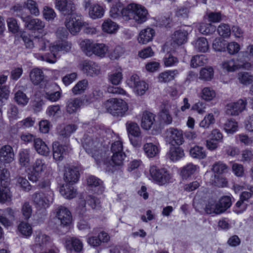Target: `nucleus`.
Returning <instances> with one entry per match:
<instances>
[{
	"label": "nucleus",
	"instance_id": "473e14b6",
	"mask_svg": "<svg viewBox=\"0 0 253 253\" xmlns=\"http://www.w3.org/2000/svg\"><path fill=\"white\" fill-rule=\"evenodd\" d=\"M87 184L92 188H95L94 192L97 194H100L104 191V187L102 186V181L94 176H89L87 178Z\"/></svg>",
	"mask_w": 253,
	"mask_h": 253
},
{
	"label": "nucleus",
	"instance_id": "bb28decb",
	"mask_svg": "<svg viewBox=\"0 0 253 253\" xmlns=\"http://www.w3.org/2000/svg\"><path fill=\"white\" fill-rule=\"evenodd\" d=\"M145 155L148 158L156 157L160 152V146L158 143L146 142L143 146Z\"/></svg>",
	"mask_w": 253,
	"mask_h": 253
},
{
	"label": "nucleus",
	"instance_id": "774afa93",
	"mask_svg": "<svg viewBox=\"0 0 253 253\" xmlns=\"http://www.w3.org/2000/svg\"><path fill=\"white\" fill-rule=\"evenodd\" d=\"M60 107L58 105L49 106L46 111L47 115L50 118L57 117L60 114Z\"/></svg>",
	"mask_w": 253,
	"mask_h": 253
},
{
	"label": "nucleus",
	"instance_id": "aec40b11",
	"mask_svg": "<svg viewBox=\"0 0 253 253\" xmlns=\"http://www.w3.org/2000/svg\"><path fill=\"white\" fill-rule=\"evenodd\" d=\"M172 108L176 109V105L171 104L165 105L164 108L158 114V117L161 123L166 125H170L172 123V118L169 113V110Z\"/></svg>",
	"mask_w": 253,
	"mask_h": 253
},
{
	"label": "nucleus",
	"instance_id": "4d7b16f0",
	"mask_svg": "<svg viewBox=\"0 0 253 253\" xmlns=\"http://www.w3.org/2000/svg\"><path fill=\"white\" fill-rule=\"evenodd\" d=\"M237 122L232 119H228L223 125L224 130L228 133H233L238 130Z\"/></svg>",
	"mask_w": 253,
	"mask_h": 253
},
{
	"label": "nucleus",
	"instance_id": "79ce46f5",
	"mask_svg": "<svg viewBox=\"0 0 253 253\" xmlns=\"http://www.w3.org/2000/svg\"><path fill=\"white\" fill-rule=\"evenodd\" d=\"M60 193L66 199H72L76 195V190L69 184L63 185L60 189Z\"/></svg>",
	"mask_w": 253,
	"mask_h": 253
},
{
	"label": "nucleus",
	"instance_id": "4be33fe9",
	"mask_svg": "<svg viewBox=\"0 0 253 253\" xmlns=\"http://www.w3.org/2000/svg\"><path fill=\"white\" fill-rule=\"evenodd\" d=\"M69 147L62 145L59 142L55 141L52 144L53 157L57 161H62L68 151Z\"/></svg>",
	"mask_w": 253,
	"mask_h": 253
},
{
	"label": "nucleus",
	"instance_id": "3c124183",
	"mask_svg": "<svg viewBox=\"0 0 253 253\" xmlns=\"http://www.w3.org/2000/svg\"><path fill=\"white\" fill-rule=\"evenodd\" d=\"M190 155L192 158L198 159H203L207 156L206 152L204 148L197 145L190 149Z\"/></svg>",
	"mask_w": 253,
	"mask_h": 253
},
{
	"label": "nucleus",
	"instance_id": "412c9836",
	"mask_svg": "<svg viewBox=\"0 0 253 253\" xmlns=\"http://www.w3.org/2000/svg\"><path fill=\"white\" fill-rule=\"evenodd\" d=\"M155 124V115L152 113L145 111L141 116V126L145 130H149L154 126Z\"/></svg>",
	"mask_w": 253,
	"mask_h": 253
},
{
	"label": "nucleus",
	"instance_id": "052dcab7",
	"mask_svg": "<svg viewBox=\"0 0 253 253\" xmlns=\"http://www.w3.org/2000/svg\"><path fill=\"white\" fill-rule=\"evenodd\" d=\"M228 166L221 161L215 162L212 166L211 170L214 174H222L228 169Z\"/></svg>",
	"mask_w": 253,
	"mask_h": 253
},
{
	"label": "nucleus",
	"instance_id": "a878e982",
	"mask_svg": "<svg viewBox=\"0 0 253 253\" xmlns=\"http://www.w3.org/2000/svg\"><path fill=\"white\" fill-rule=\"evenodd\" d=\"M219 115V111L217 109H214L213 112L207 114L200 122L199 126L200 127L207 129L210 127L211 125H213L215 123V118Z\"/></svg>",
	"mask_w": 253,
	"mask_h": 253
},
{
	"label": "nucleus",
	"instance_id": "4c0bfd02",
	"mask_svg": "<svg viewBox=\"0 0 253 253\" xmlns=\"http://www.w3.org/2000/svg\"><path fill=\"white\" fill-rule=\"evenodd\" d=\"M80 46L84 52L87 56L93 54V50L96 45V42L92 41L85 39L80 42Z\"/></svg>",
	"mask_w": 253,
	"mask_h": 253
},
{
	"label": "nucleus",
	"instance_id": "e2e57ef3",
	"mask_svg": "<svg viewBox=\"0 0 253 253\" xmlns=\"http://www.w3.org/2000/svg\"><path fill=\"white\" fill-rule=\"evenodd\" d=\"M207 62V58L204 55H196L192 57L191 60V66L196 68L203 66Z\"/></svg>",
	"mask_w": 253,
	"mask_h": 253
},
{
	"label": "nucleus",
	"instance_id": "e433bc0d",
	"mask_svg": "<svg viewBox=\"0 0 253 253\" xmlns=\"http://www.w3.org/2000/svg\"><path fill=\"white\" fill-rule=\"evenodd\" d=\"M199 169L198 166L192 163H188L181 168V175L183 178L187 179L197 172Z\"/></svg>",
	"mask_w": 253,
	"mask_h": 253
},
{
	"label": "nucleus",
	"instance_id": "2f4dec72",
	"mask_svg": "<svg viewBox=\"0 0 253 253\" xmlns=\"http://www.w3.org/2000/svg\"><path fill=\"white\" fill-rule=\"evenodd\" d=\"M126 7L120 1H113V4L110 10V16L114 19L122 17L124 19V11Z\"/></svg>",
	"mask_w": 253,
	"mask_h": 253
},
{
	"label": "nucleus",
	"instance_id": "8fccbe9b",
	"mask_svg": "<svg viewBox=\"0 0 253 253\" xmlns=\"http://www.w3.org/2000/svg\"><path fill=\"white\" fill-rule=\"evenodd\" d=\"M169 159L172 162H176L184 156L183 150L180 147H171L168 154Z\"/></svg>",
	"mask_w": 253,
	"mask_h": 253
},
{
	"label": "nucleus",
	"instance_id": "2eb2a0df",
	"mask_svg": "<svg viewBox=\"0 0 253 253\" xmlns=\"http://www.w3.org/2000/svg\"><path fill=\"white\" fill-rule=\"evenodd\" d=\"M80 69L87 76L95 77L100 74V67L95 62L84 60L80 64Z\"/></svg>",
	"mask_w": 253,
	"mask_h": 253
},
{
	"label": "nucleus",
	"instance_id": "c03bdc74",
	"mask_svg": "<svg viewBox=\"0 0 253 253\" xmlns=\"http://www.w3.org/2000/svg\"><path fill=\"white\" fill-rule=\"evenodd\" d=\"M216 95V92L212 88L205 87L202 89L200 96L203 100L209 102L213 100Z\"/></svg>",
	"mask_w": 253,
	"mask_h": 253
},
{
	"label": "nucleus",
	"instance_id": "69168bd1",
	"mask_svg": "<svg viewBox=\"0 0 253 253\" xmlns=\"http://www.w3.org/2000/svg\"><path fill=\"white\" fill-rule=\"evenodd\" d=\"M14 100L18 105L21 106L26 105L29 102V98L26 94L21 91L15 93Z\"/></svg>",
	"mask_w": 253,
	"mask_h": 253
},
{
	"label": "nucleus",
	"instance_id": "b1692460",
	"mask_svg": "<svg viewBox=\"0 0 253 253\" xmlns=\"http://www.w3.org/2000/svg\"><path fill=\"white\" fill-rule=\"evenodd\" d=\"M22 20L25 23V26L29 30H39L44 27V23L41 20L32 19L30 16L22 17Z\"/></svg>",
	"mask_w": 253,
	"mask_h": 253
},
{
	"label": "nucleus",
	"instance_id": "a211bd4d",
	"mask_svg": "<svg viewBox=\"0 0 253 253\" xmlns=\"http://www.w3.org/2000/svg\"><path fill=\"white\" fill-rule=\"evenodd\" d=\"M55 8L64 15L71 14L75 9V6L70 0H55Z\"/></svg>",
	"mask_w": 253,
	"mask_h": 253
},
{
	"label": "nucleus",
	"instance_id": "423d86ee",
	"mask_svg": "<svg viewBox=\"0 0 253 253\" xmlns=\"http://www.w3.org/2000/svg\"><path fill=\"white\" fill-rule=\"evenodd\" d=\"M107 112L114 116H123L128 110L127 103L121 99L110 98L105 103Z\"/></svg>",
	"mask_w": 253,
	"mask_h": 253
},
{
	"label": "nucleus",
	"instance_id": "09e8293b",
	"mask_svg": "<svg viewBox=\"0 0 253 253\" xmlns=\"http://www.w3.org/2000/svg\"><path fill=\"white\" fill-rule=\"evenodd\" d=\"M14 216V211L10 208H7L3 211V215H0V222L5 227H8L11 225V222L8 218L12 219Z\"/></svg>",
	"mask_w": 253,
	"mask_h": 253
},
{
	"label": "nucleus",
	"instance_id": "ddd939ff",
	"mask_svg": "<svg viewBox=\"0 0 253 253\" xmlns=\"http://www.w3.org/2000/svg\"><path fill=\"white\" fill-rule=\"evenodd\" d=\"M126 83L137 95H143L148 88L147 84L143 81H140L137 75H132L126 81Z\"/></svg>",
	"mask_w": 253,
	"mask_h": 253
},
{
	"label": "nucleus",
	"instance_id": "9b49d317",
	"mask_svg": "<svg viewBox=\"0 0 253 253\" xmlns=\"http://www.w3.org/2000/svg\"><path fill=\"white\" fill-rule=\"evenodd\" d=\"M164 137L166 141L172 145H180L184 142L182 131L176 128L171 127L167 129L164 133Z\"/></svg>",
	"mask_w": 253,
	"mask_h": 253
},
{
	"label": "nucleus",
	"instance_id": "6ab92c4d",
	"mask_svg": "<svg viewBox=\"0 0 253 253\" xmlns=\"http://www.w3.org/2000/svg\"><path fill=\"white\" fill-rule=\"evenodd\" d=\"M56 217L63 226H67L71 223V213L66 208L62 206L59 207L56 211Z\"/></svg>",
	"mask_w": 253,
	"mask_h": 253
},
{
	"label": "nucleus",
	"instance_id": "603ef678",
	"mask_svg": "<svg viewBox=\"0 0 253 253\" xmlns=\"http://www.w3.org/2000/svg\"><path fill=\"white\" fill-rule=\"evenodd\" d=\"M88 82L87 80L84 79L79 81L72 88V91L75 95L83 93L87 89Z\"/></svg>",
	"mask_w": 253,
	"mask_h": 253
},
{
	"label": "nucleus",
	"instance_id": "0eeeda50",
	"mask_svg": "<svg viewBox=\"0 0 253 253\" xmlns=\"http://www.w3.org/2000/svg\"><path fill=\"white\" fill-rule=\"evenodd\" d=\"M235 60L229 59L223 61L221 65L223 70L228 72H232L239 69L249 70L252 68L253 65L248 62L243 60L241 57Z\"/></svg>",
	"mask_w": 253,
	"mask_h": 253
},
{
	"label": "nucleus",
	"instance_id": "f704fd0d",
	"mask_svg": "<svg viewBox=\"0 0 253 253\" xmlns=\"http://www.w3.org/2000/svg\"><path fill=\"white\" fill-rule=\"evenodd\" d=\"M188 33L185 30H179L175 31L172 36L174 44L180 45L185 43L187 41Z\"/></svg>",
	"mask_w": 253,
	"mask_h": 253
},
{
	"label": "nucleus",
	"instance_id": "1a4fd4ad",
	"mask_svg": "<svg viewBox=\"0 0 253 253\" xmlns=\"http://www.w3.org/2000/svg\"><path fill=\"white\" fill-rule=\"evenodd\" d=\"M9 172L7 169L0 167V202L4 203L11 198L9 189L7 186Z\"/></svg>",
	"mask_w": 253,
	"mask_h": 253
},
{
	"label": "nucleus",
	"instance_id": "5fc2aeb1",
	"mask_svg": "<svg viewBox=\"0 0 253 253\" xmlns=\"http://www.w3.org/2000/svg\"><path fill=\"white\" fill-rule=\"evenodd\" d=\"M16 186L20 188L22 190L28 192L32 190V185L25 177L19 176L16 177Z\"/></svg>",
	"mask_w": 253,
	"mask_h": 253
},
{
	"label": "nucleus",
	"instance_id": "6e6d98bb",
	"mask_svg": "<svg viewBox=\"0 0 253 253\" xmlns=\"http://www.w3.org/2000/svg\"><path fill=\"white\" fill-rule=\"evenodd\" d=\"M237 78L239 82L245 85H248L253 82V75L248 72H239Z\"/></svg>",
	"mask_w": 253,
	"mask_h": 253
},
{
	"label": "nucleus",
	"instance_id": "c756f323",
	"mask_svg": "<svg viewBox=\"0 0 253 253\" xmlns=\"http://www.w3.org/2000/svg\"><path fill=\"white\" fill-rule=\"evenodd\" d=\"M34 147L37 152L41 155L47 156L50 153L49 148L41 138L34 139Z\"/></svg>",
	"mask_w": 253,
	"mask_h": 253
},
{
	"label": "nucleus",
	"instance_id": "13d9d810",
	"mask_svg": "<svg viewBox=\"0 0 253 253\" xmlns=\"http://www.w3.org/2000/svg\"><path fill=\"white\" fill-rule=\"evenodd\" d=\"M199 32L206 35H211L216 30V27L211 23H202L198 27Z\"/></svg>",
	"mask_w": 253,
	"mask_h": 253
},
{
	"label": "nucleus",
	"instance_id": "0e129e2a",
	"mask_svg": "<svg viewBox=\"0 0 253 253\" xmlns=\"http://www.w3.org/2000/svg\"><path fill=\"white\" fill-rule=\"evenodd\" d=\"M20 232L26 237H29L32 233V228L31 225L27 222H21L18 228Z\"/></svg>",
	"mask_w": 253,
	"mask_h": 253
},
{
	"label": "nucleus",
	"instance_id": "4468645a",
	"mask_svg": "<svg viewBox=\"0 0 253 253\" xmlns=\"http://www.w3.org/2000/svg\"><path fill=\"white\" fill-rule=\"evenodd\" d=\"M70 15V16L66 18L65 24L70 32L75 35L79 32L83 26H86L87 23L83 22L79 16L73 13Z\"/></svg>",
	"mask_w": 253,
	"mask_h": 253
},
{
	"label": "nucleus",
	"instance_id": "f03ea898",
	"mask_svg": "<svg viewBox=\"0 0 253 253\" xmlns=\"http://www.w3.org/2000/svg\"><path fill=\"white\" fill-rule=\"evenodd\" d=\"M123 13L124 20L133 19L137 23L141 24L146 21L148 11L142 5L131 3L126 7Z\"/></svg>",
	"mask_w": 253,
	"mask_h": 253
},
{
	"label": "nucleus",
	"instance_id": "bf43d9fd",
	"mask_svg": "<svg viewBox=\"0 0 253 253\" xmlns=\"http://www.w3.org/2000/svg\"><path fill=\"white\" fill-rule=\"evenodd\" d=\"M214 75L213 69L211 67H207L202 68L200 72L199 78L204 81L211 80Z\"/></svg>",
	"mask_w": 253,
	"mask_h": 253
},
{
	"label": "nucleus",
	"instance_id": "f8f14e48",
	"mask_svg": "<svg viewBox=\"0 0 253 253\" xmlns=\"http://www.w3.org/2000/svg\"><path fill=\"white\" fill-rule=\"evenodd\" d=\"M247 99H239L236 101L230 102L225 107V113L229 116H236L246 109Z\"/></svg>",
	"mask_w": 253,
	"mask_h": 253
},
{
	"label": "nucleus",
	"instance_id": "58836bf2",
	"mask_svg": "<svg viewBox=\"0 0 253 253\" xmlns=\"http://www.w3.org/2000/svg\"><path fill=\"white\" fill-rule=\"evenodd\" d=\"M123 79L122 69L117 68L113 71L108 75V80L110 83L114 85H119L121 84Z\"/></svg>",
	"mask_w": 253,
	"mask_h": 253
},
{
	"label": "nucleus",
	"instance_id": "338daca9",
	"mask_svg": "<svg viewBox=\"0 0 253 253\" xmlns=\"http://www.w3.org/2000/svg\"><path fill=\"white\" fill-rule=\"evenodd\" d=\"M102 94V92L99 89L95 88L91 94L85 96L84 98L86 105L93 102L95 99L101 97Z\"/></svg>",
	"mask_w": 253,
	"mask_h": 253
},
{
	"label": "nucleus",
	"instance_id": "f3484780",
	"mask_svg": "<svg viewBox=\"0 0 253 253\" xmlns=\"http://www.w3.org/2000/svg\"><path fill=\"white\" fill-rule=\"evenodd\" d=\"M83 104H86L85 98L74 97L69 99L66 103V110L67 113L73 114L78 112Z\"/></svg>",
	"mask_w": 253,
	"mask_h": 253
},
{
	"label": "nucleus",
	"instance_id": "20e7f679",
	"mask_svg": "<svg viewBox=\"0 0 253 253\" xmlns=\"http://www.w3.org/2000/svg\"><path fill=\"white\" fill-rule=\"evenodd\" d=\"M149 174V179L161 186L171 183L173 181L172 174L164 168H159L154 165L151 166Z\"/></svg>",
	"mask_w": 253,
	"mask_h": 253
},
{
	"label": "nucleus",
	"instance_id": "6e6552de",
	"mask_svg": "<svg viewBox=\"0 0 253 253\" xmlns=\"http://www.w3.org/2000/svg\"><path fill=\"white\" fill-rule=\"evenodd\" d=\"M46 168L47 165L44 160L37 159L33 165L26 170L29 179L33 182H36L38 181L41 173Z\"/></svg>",
	"mask_w": 253,
	"mask_h": 253
},
{
	"label": "nucleus",
	"instance_id": "393cba45",
	"mask_svg": "<svg viewBox=\"0 0 253 253\" xmlns=\"http://www.w3.org/2000/svg\"><path fill=\"white\" fill-rule=\"evenodd\" d=\"M14 159L12 148L10 145L3 146L0 149V161L5 164L12 162Z\"/></svg>",
	"mask_w": 253,
	"mask_h": 253
},
{
	"label": "nucleus",
	"instance_id": "c9c22d12",
	"mask_svg": "<svg viewBox=\"0 0 253 253\" xmlns=\"http://www.w3.org/2000/svg\"><path fill=\"white\" fill-rule=\"evenodd\" d=\"M31 82L34 85H38L44 79V74L42 71L39 68L32 69L29 74Z\"/></svg>",
	"mask_w": 253,
	"mask_h": 253
},
{
	"label": "nucleus",
	"instance_id": "dca6fc26",
	"mask_svg": "<svg viewBox=\"0 0 253 253\" xmlns=\"http://www.w3.org/2000/svg\"><path fill=\"white\" fill-rule=\"evenodd\" d=\"M98 142L93 141L91 138H86L83 142V146L86 152L91 156L96 161L99 160V150Z\"/></svg>",
	"mask_w": 253,
	"mask_h": 253
},
{
	"label": "nucleus",
	"instance_id": "7c9ffc66",
	"mask_svg": "<svg viewBox=\"0 0 253 253\" xmlns=\"http://www.w3.org/2000/svg\"><path fill=\"white\" fill-rule=\"evenodd\" d=\"M178 73L177 70H169L163 72L158 77V82L161 83H169L173 80Z\"/></svg>",
	"mask_w": 253,
	"mask_h": 253
},
{
	"label": "nucleus",
	"instance_id": "39448f33",
	"mask_svg": "<svg viewBox=\"0 0 253 253\" xmlns=\"http://www.w3.org/2000/svg\"><path fill=\"white\" fill-rule=\"evenodd\" d=\"M32 200L38 211L45 210L53 203L54 200L53 192L48 191L45 193L43 191L36 192L32 195Z\"/></svg>",
	"mask_w": 253,
	"mask_h": 253
},
{
	"label": "nucleus",
	"instance_id": "a18cd8bd",
	"mask_svg": "<svg viewBox=\"0 0 253 253\" xmlns=\"http://www.w3.org/2000/svg\"><path fill=\"white\" fill-rule=\"evenodd\" d=\"M221 210L218 203L212 199L209 201L205 208V211L208 214H220L222 213Z\"/></svg>",
	"mask_w": 253,
	"mask_h": 253
},
{
	"label": "nucleus",
	"instance_id": "5701e85b",
	"mask_svg": "<svg viewBox=\"0 0 253 253\" xmlns=\"http://www.w3.org/2000/svg\"><path fill=\"white\" fill-rule=\"evenodd\" d=\"M80 173L76 167H70L65 169L64 179V180L72 184L77 182L79 180Z\"/></svg>",
	"mask_w": 253,
	"mask_h": 253
},
{
	"label": "nucleus",
	"instance_id": "72a5a7b5",
	"mask_svg": "<svg viewBox=\"0 0 253 253\" xmlns=\"http://www.w3.org/2000/svg\"><path fill=\"white\" fill-rule=\"evenodd\" d=\"M105 9L98 4L91 5L88 9L89 16L92 19L101 18L104 14Z\"/></svg>",
	"mask_w": 253,
	"mask_h": 253
},
{
	"label": "nucleus",
	"instance_id": "cd10ccee",
	"mask_svg": "<svg viewBox=\"0 0 253 253\" xmlns=\"http://www.w3.org/2000/svg\"><path fill=\"white\" fill-rule=\"evenodd\" d=\"M67 249L70 251L74 250L76 252H80L83 247L82 242L79 239L72 237L68 238L65 243Z\"/></svg>",
	"mask_w": 253,
	"mask_h": 253
},
{
	"label": "nucleus",
	"instance_id": "49530a36",
	"mask_svg": "<svg viewBox=\"0 0 253 253\" xmlns=\"http://www.w3.org/2000/svg\"><path fill=\"white\" fill-rule=\"evenodd\" d=\"M220 175L214 174L211 175L209 182L211 185L219 187H226L227 185V179Z\"/></svg>",
	"mask_w": 253,
	"mask_h": 253
},
{
	"label": "nucleus",
	"instance_id": "c85d7f7f",
	"mask_svg": "<svg viewBox=\"0 0 253 253\" xmlns=\"http://www.w3.org/2000/svg\"><path fill=\"white\" fill-rule=\"evenodd\" d=\"M155 35V31L151 28L142 30L137 38L139 43L145 44L151 41Z\"/></svg>",
	"mask_w": 253,
	"mask_h": 253
},
{
	"label": "nucleus",
	"instance_id": "de8ad7c7",
	"mask_svg": "<svg viewBox=\"0 0 253 253\" xmlns=\"http://www.w3.org/2000/svg\"><path fill=\"white\" fill-rule=\"evenodd\" d=\"M193 44L195 48L200 52H207L209 48L208 42L206 38L204 37L198 38L195 41L193 42Z\"/></svg>",
	"mask_w": 253,
	"mask_h": 253
},
{
	"label": "nucleus",
	"instance_id": "680f3d73",
	"mask_svg": "<svg viewBox=\"0 0 253 253\" xmlns=\"http://www.w3.org/2000/svg\"><path fill=\"white\" fill-rule=\"evenodd\" d=\"M24 7L27 8L32 14L38 16L40 14L37 3L33 0H27L24 3Z\"/></svg>",
	"mask_w": 253,
	"mask_h": 253
},
{
	"label": "nucleus",
	"instance_id": "37998d69",
	"mask_svg": "<svg viewBox=\"0 0 253 253\" xmlns=\"http://www.w3.org/2000/svg\"><path fill=\"white\" fill-rule=\"evenodd\" d=\"M30 151L28 149H23L20 150L19 153V162L20 165L24 167H27L30 163Z\"/></svg>",
	"mask_w": 253,
	"mask_h": 253
},
{
	"label": "nucleus",
	"instance_id": "a19ab883",
	"mask_svg": "<svg viewBox=\"0 0 253 253\" xmlns=\"http://www.w3.org/2000/svg\"><path fill=\"white\" fill-rule=\"evenodd\" d=\"M119 28V25L110 19L106 20L102 25L103 32L108 34H114Z\"/></svg>",
	"mask_w": 253,
	"mask_h": 253
},
{
	"label": "nucleus",
	"instance_id": "f257e3e1",
	"mask_svg": "<svg viewBox=\"0 0 253 253\" xmlns=\"http://www.w3.org/2000/svg\"><path fill=\"white\" fill-rule=\"evenodd\" d=\"M36 47L39 51H45L48 48L50 53L42 55L39 53L34 54L35 58L38 60L45 61L50 64L56 62L57 58L59 57V52L65 53L70 51L71 43L68 42H63L62 43L54 42L51 43L49 40L44 37H35L34 38Z\"/></svg>",
	"mask_w": 253,
	"mask_h": 253
},
{
	"label": "nucleus",
	"instance_id": "ea45409f",
	"mask_svg": "<svg viewBox=\"0 0 253 253\" xmlns=\"http://www.w3.org/2000/svg\"><path fill=\"white\" fill-rule=\"evenodd\" d=\"M126 128L129 136L139 138L141 136V130L137 123L128 122L126 123Z\"/></svg>",
	"mask_w": 253,
	"mask_h": 253
},
{
	"label": "nucleus",
	"instance_id": "864d4df0",
	"mask_svg": "<svg viewBox=\"0 0 253 253\" xmlns=\"http://www.w3.org/2000/svg\"><path fill=\"white\" fill-rule=\"evenodd\" d=\"M93 50V54L103 58L106 56L109 51V47L102 43H96L95 46Z\"/></svg>",
	"mask_w": 253,
	"mask_h": 253
},
{
	"label": "nucleus",
	"instance_id": "7ed1b4c3",
	"mask_svg": "<svg viewBox=\"0 0 253 253\" xmlns=\"http://www.w3.org/2000/svg\"><path fill=\"white\" fill-rule=\"evenodd\" d=\"M52 244L50 237L41 231H37L34 235V244L32 250L34 253H58L55 248L48 249Z\"/></svg>",
	"mask_w": 253,
	"mask_h": 253
},
{
	"label": "nucleus",
	"instance_id": "9d476101",
	"mask_svg": "<svg viewBox=\"0 0 253 253\" xmlns=\"http://www.w3.org/2000/svg\"><path fill=\"white\" fill-rule=\"evenodd\" d=\"M111 150L113 153L111 165H122L126 157V155L123 151L122 141L118 140L113 142L111 145Z\"/></svg>",
	"mask_w": 253,
	"mask_h": 253
}]
</instances>
